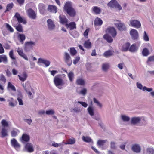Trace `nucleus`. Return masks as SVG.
I'll return each instance as SVG.
<instances>
[{"label":"nucleus","instance_id":"0e129e2a","mask_svg":"<svg viewBox=\"0 0 154 154\" xmlns=\"http://www.w3.org/2000/svg\"><path fill=\"white\" fill-rule=\"evenodd\" d=\"M93 101L95 103H96L97 104V105L100 108H102V104L100 103L98 101L96 98H93Z\"/></svg>","mask_w":154,"mask_h":154},{"label":"nucleus","instance_id":"58836bf2","mask_svg":"<svg viewBox=\"0 0 154 154\" xmlns=\"http://www.w3.org/2000/svg\"><path fill=\"white\" fill-rule=\"evenodd\" d=\"M103 38L109 43H111L113 41L112 38L107 34L104 35L103 36Z\"/></svg>","mask_w":154,"mask_h":154},{"label":"nucleus","instance_id":"c756f323","mask_svg":"<svg viewBox=\"0 0 154 154\" xmlns=\"http://www.w3.org/2000/svg\"><path fill=\"white\" fill-rule=\"evenodd\" d=\"M38 8L40 13L43 14L45 10V5L42 3H40L38 5Z\"/></svg>","mask_w":154,"mask_h":154},{"label":"nucleus","instance_id":"6ab92c4d","mask_svg":"<svg viewBox=\"0 0 154 154\" xmlns=\"http://www.w3.org/2000/svg\"><path fill=\"white\" fill-rule=\"evenodd\" d=\"M30 140L29 136L26 134H23L22 137L20 139V140L23 143H24L25 142H28Z\"/></svg>","mask_w":154,"mask_h":154},{"label":"nucleus","instance_id":"f8f14e48","mask_svg":"<svg viewBox=\"0 0 154 154\" xmlns=\"http://www.w3.org/2000/svg\"><path fill=\"white\" fill-rule=\"evenodd\" d=\"M17 18L19 23H23V24H25L26 23V21L25 20L23 19L18 12H16L15 14V15L14 16L13 18Z\"/></svg>","mask_w":154,"mask_h":154},{"label":"nucleus","instance_id":"cd10ccee","mask_svg":"<svg viewBox=\"0 0 154 154\" xmlns=\"http://www.w3.org/2000/svg\"><path fill=\"white\" fill-rule=\"evenodd\" d=\"M143 91H146L148 92H151L150 94L152 97H154V91H152L153 89L151 88H148L146 86H144L143 87Z\"/></svg>","mask_w":154,"mask_h":154},{"label":"nucleus","instance_id":"c85d7f7f","mask_svg":"<svg viewBox=\"0 0 154 154\" xmlns=\"http://www.w3.org/2000/svg\"><path fill=\"white\" fill-rule=\"evenodd\" d=\"M8 101L9 102V106L11 107H13L15 106L17 103V102L14 100L12 98H11L8 99Z\"/></svg>","mask_w":154,"mask_h":154},{"label":"nucleus","instance_id":"bf43d9fd","mask_svg":"<svg viewBox=\"0 0 154 154\" xmlns=\"http://www.w3.org/2000/svg\"><path fill=\"white\" fill-rule=\"evenodd\" d=\"M0 81L2 82L4 84L6 82V79L5 77L2 74H1L0 75Z\"/></svg>","mask_w":154,"mask_h":154},{"label":"nucleus","instance_id":"0eeeda50","mask_svg":"<svg viewBox=\"0 0 154 154\" xmlns=\"http://www.w3.org/2000/svg\"><path fill=\"white\" fill-rule=\"evenodd\" d=\"M54 82L56 87L59 89H61L62 88L59 86L60 85H63V80L60 78L57 77L55 76L54 79Z\"/></svg>","mask_w":154,"mask_h":154},{"label":"nucleus","instance_id":"412c9836","mask_svg":"<svg viewBox=\"0 0 154 154\" xmlns=\"http://www.w3.org/2000/svg\"><path fill=\"white\" fill-rule=\"evenodd\" d=\"M8 136L7 130L6 128H2L0 129V136L2 138H3Z\"/></svg>","mask_w":154,"mask_h":154},{"label":"nucleus","instance_id":"20e7f679","mask_svg":"<svg viewBox=\"0 0 154 154\" xmlns=\"http://www.w3.org/2000/svg\"><path fill=\"white\" fill-rule=\"evenodd\" d=\"M35 42L32 41L26 42L24 44V49L26 51H29L32 48L33 46H35Z\"/></svg>","mask_w":154,"mask_h":154},{"label":"nucleus","instance_id":"1a4fd4ad","mask_svg":"<svg viewBox=\"0 0 154 154\" xmlns=\"http://www.w3.org/2000/svg\"><path fill=\"white\" fill-rule=\"evenodd\" d=\"M145 120V118L143 117H134L131 118V122L132 125H135L139 123L141 119Z\"/></svg>","mask_w":154,"mask_h":154},{"label":"nucleus","instance_id":"a19ab883","mask_svg":"<svg viewBox=\"0 0 154 154\" xmlns=\"http://www.w3.org/2000/svg\"><path fill=\"white\" fill-rule=\"evenodd\" d=\"M20 131L17 129H14L11 132V135L12 137H15L17 136V134L19 133Z\"/></svg>","mask_w":154,"mask_h":154},{"label":"nucleus","instance_id":"423d86ee","mask_svg":"<svg viewBox=\"0 0 154 154\" xmlns=\"http://www.w3.org/2000/svg\"><path fill=\"white\" fill-rule=\"evenodd\" d=\"M64 60L65 63L69 66L72 64V61L69 54L67 52H65L64 55Z\"/></svg>","mask_w":154,"mask_h":154},{"label":"nucleus","instance_id":"c9c22d12","mask_svg":"<svg viewBox=\"0 0 154 154\" xmlns=\"http://www.w3.org/2000/svg\"><path fill=\"white\" fill-rule=\"evenodd\" d=\"M113 51L111 50H109L105 51L103 54V56L107 57L112 56L113 53Z\"/></svg>","mask_w":154,"mask_h":154},{"label":"nucleus","instance_id":"393cba45","mask_svg":"<svg viewBox=\"0 0 154 154\" xmlns=\"http://www.w3.org/2000/svg\"><path fill=\"white\" fill-rule=\"evenodd\" d=\"M66 26L68 28H69L70 30H71L76 28V24L74 22H71L69 24H66Z\"/></svg>","mask_w":154,"mask_h":154},{"label":"nucleus","instance_id":"c03bdc74","mask_svg":"<svg viewBox=\"0 0 154 154\" xmlns=\"http://www.w3.org/2000/svg\"><path fill=\"white\" fill-rule=\"evenodd\" d=\"M137 50V48L136 47V45L133 44L129 48V51L131 52H135Z\"/></svg>","mask_w":154,"mask_h":154},{"label":"nucleus","instance_id":"603ef678","mask_svg":"<svg viewBox=\"0 0 154 154\" xmlns=\"http://www.w3.org/2000/svg\"><path fill=\"white\" fill-rule=\"evenodd\" d=\"M146 150L148 154H154V149L152 147L147 148Z\"/></svg>","mask_w":154,"mask_h":154},{"label":"nucleus","instance_id":"680f3d73","mask_svg":"<svg viewBox=\"0 0 154 154\" xmlns=\"http://www.w3.org/2000/svg\"><path fill=\"white\" fill-rule=\"evenodd\" d=\"M9 56L11 58L12 60H15L16 57L14 56V51L13 50H11L9 54Z\"/></svg>","mask_w":154,"mask_h":154},{"label":"nucleus","instance_id":"774afa93","mask_svg":"<svg viewBox=\"0 0 154 154\" xmlns=\"http://www.w3.org/2000/svg\"><path fill=\"white\" fill-rule=\"evenodd\" d=\"M80 57L78 56L75 57V58L73 60V63L74 65L76 64L79 61Z\"/></svg>","mask_w":154,"mask_h":154},{"label":"nucleus","instance_id":"ea45409f","mask_svg":"<svg viewBox=\"0 0 154 154\" xmlns=\"http://www.w3.org/2000/svg\"><path fill=\"white\" fill-rule=\"evenodd\" d=\"M87 111L88 113L91 116H93L94 115V110L92 106H89L87 108Z\"/></svg>","mask_w":154,"mask_h":154},{"label":"nucleus","instance_id":"9b49d317","mask_svg":"<svg viewBox=\"0 0 154 154\" xmlns=\"http://www.w3.org/2000/svg\"><path fill=\"white\" fill-rule=\"evenodd\" d=\"M130 34L133 39L137 40L138 39L139 34L137 30L134 29H131L130 32Z\"/></svg>","mask_w":154,"mask_h":154},{"label":"nucleus","instance_id":"b1692460","mask_svg":"<svg viewBox=\"0 0 154 154\" xmlns=\"http://www.w3.org/2000/svg\"><path fill=\"white\" fill-rule=\"evenodd\" d=\"M92 11L96 14H100L101 11V8L98 7L94 6L91 8Z\"/></svg>","mask_w":154,"mask_h":154},{"label":"nucleus","instance_id":"a18cd8bd","mask_svg":"<svg viewBox=\"0 0 154 154\" xmlns=\"http://www.w3.org/2000/svg\"><path fill=\"white\" fill-rule=\"evenodd\" d=\"M75 140L74 138H72L68 139L67 143H65L66 144H73L75 143Z\"/></svg>","mask_w":154,"mask_h":154},{"label":"nucleus","instance_id":"f704fd0d","mask_svg":"<svg viewBox=\"0 0 154 154\" xmlns=\"http://www.w3.org/2000/svg\"><path fill=\"white\" fill-rule=\"evenodd\" d=\"M19 79L22 81H24L26 79L27 75L26 73L25 72H23V74L20 76L18 75Z\"/></svg>","mask_w":154,"mask_h":154},{"label":"nucleus","instance_id":"052dcab7","mask_svg":"<svg viewBox=\"0 0 154 154\" xmlns=\"http://www.w3.org/2000/svg\"><path fill=\"white\" fill-rule=\"evenodd\" d=\"M73 112L75 113H79L81 112L82 111V109L80 107H77L72 109Z\"/></svg>","mask_w":154,"mask_h":154},{"label":"nucleus","instance_id":"a211bd4d","mask_svg":"<svg viewBox=\"0 0 154 154\" xmlns=\"http://www.w3.org/2000/svg\"><path fill=\"white\" fill-rule=\"evenodd\" d=\"M115 25L118 29L120 31H122L125 30L126 27L125 24L120 21H119L118 23H116Z\"/></svg>","mask_w":154,"mask_h":154},{"label":"nucleus","instance_id":"f3484780","mask_svg":"<svg viewBox=\"0 0 154 154\" xmlns=\"http://www.w3.org/2000/svg\"><path fill=\"white\" fill-rule=\"evenodd\" d=\"M48 29L50 30H52L54 29L55 25L54 21L51 19H49L47 20Z\"/></svg>","mask_w":154,"mask_h":154},{"label":"nucleus","instance_id":"69168bd1","mask_svg":"<svg viewBox=\"0 0 154 154\" xmlns=\"http://www.w3.org/2000/svg\"><path fill=\"white\" fill-rule=\"evenodd\" d=\"M77 103L81 104L84 108H86L88 106V104L85 102L78 101Z\"/></svg>","mask_w":154,"mask_h":154},{"label":"nucleus","instance_id":"5701e85b","mask_svg":"<svg viewBox=\"0 0 154 154\" xmlns=\"http://www.w3.org/2000/svg\"><path fill=\"white\" fill-rule=\"evenodd\" d=\"M48 10L50 12L53 13H56L57 11V8L55 6L49 5Z\"/></svg>","mask_w":154,"mask_h":154},{"label":"nucleus","instance_id":"5fc2aeb1","mask_svg":"<svg viewBox=\"0 0 154 154\" xmlns=\"http://www.w3.org/2000/svg\"><path fill=\"white\" fill-rule=\"evenodd\" d=\"M142 53L143 56H147L149 54V51L147 48H145L143 49Z\"/></svg>","mask_w":154,"mask_h":154},{"label":"nucleus","instance_id":"473e14b6","mask_svg":"<svg viewBox=\"0 0 154 154\" xmlns=\"http://www.w3.org/2000/svg\"><path fill=\"white\" fill-rule=\"evenodd\" d=\"M1 62H3L5 64L7 63L8 60L7 57L5 55H0V63Z\"/></svg>","mask_w":154,"mask_h":154},{"label":"nucleus","instance_id":"f257e3e1","mask_svg":"<svg viewBox=\"0 0 154 154\" xmlns=\"http://www.w3.org/2000/svg\"><path fill=\"white\" fill-rule=\"evenodd\" d=\"M63 10L71 17H74L76 15V10L72 7V3L70 1H68L65 3Z\"/></svg>","mask_w":154,"mask_h":154},{"label":"nucleus","instance_id":"e2e57ef3","mask_svg":"<svg viewBox=\"0 0 154 154\" xmlns=\"http://www.w3.org/2000/svg\"><path fill=\"white\" fill-rule=\"evenodd\" d=\"M63 142L59 143H57L54 142H53L52 143V146L54 147H60L61 146L63 145Z\"/></svg>","mask_w":154,"mask_h":154},{"label":"nucleus","instance_id":"de8ad7c7","mask_svg":"<svg viewBox=\"0 0 154 154\" xmlns=\"http://www.w3.org/2000/svg\"><path fill=\"white\" fill-rule=\"evenodd\" d=\"M67 75L69 81L71 82H72L74 76V73L70 71L68 73Z\"/></svg>","mask_w":154,"mask_h":154},{"label":"nucleus","instance_id":"bb28decb","mask_svg":"<svg viewBox=\"0 0 154 154\" xmlns=\"http://www.w3.org/2000/svg\"><path fill=\"white\" fill-rule=\"evenodd\" d=\"M17 52L20 56L24 58L25 60L27 61L28 60L27 56L23 53L22 50H20L19 48H18Z\"/></svg>","mask_w":154,"mask_h":154},{"label":"nucleus","instance_id":"79ce46f5","mask_svg":"<svg viewBox=\"0 0 154 154\" xmlns=\"http://www.w3.org/2000/svg\"><path fill=\"white\" fill-rule=\"evenodd\" d=\"M121 118L122 120L124 122H128L130 120V117L125 115H122Z\"/></svg>","mask_w":154,"mask_h":154},{"label":"nucleus","instance_id":"9d476101","mask_svg":"<svg viewBox=\"0 0 154 154\" xmlns=\"http://www.w3.org/2000/svg\"><path fill=\"white\" fill-rule=\"evenodd\" d=\"M27 13L29 18L32 19H35L36 18V14L31 8H29L27 11Z\"/></svg>","mask_w":154,"mask_h":154},{"label":"nucleus","instance_id":"338daca9","mask_svg":"<svg viewBox=\"0 0 154 154\" xmlns=\"http://www.w3.org/2000/svg\"><path fill=\"white\" fill-rule=\"evenodd\" d=\"M110 148L112 149H116L117 148L116 144L114 142H111L110 143Z\"/></svg>","mask_w":154,"mask_h":154},{"label":"nucleus","instance_id":"39448f33","mask_svg":"<svg viewBox=\"0 0 154 154\" xmlns=\"http://www.w3.org/2000/svg\"><path fill=\"white\" fill-rule=\"evenodd\" d=\"M129 26L137 29L140 28L141 26V24L140 22L137 20L133 19H131L129 21Z\"/></svg>","mask_w":154,"mask_h":154},{"label":"nucleus","instance_id":"a878e982","mask_svg":"<svg viewBox=\"0 0 154 154\" xmlns=\"http://www.w3.org/2000/svg\"><path fill=\"white\" fill-rule=\"evenodd\" d=\"M59 18L60 22L62 24L67 23L68 20L65 16L60 15Z\"/></svg>","mask_w":154,"mask_h":154},{"label":"nucleus","instance_id":"dca6fc26","mask_svg":"<svg viewBox=\"0 0 154 154\" xmlns=\"http://www.w3.org/2000/svg\"><path fill=\"white\" fill-rule=\"evenodd\" d=\"M106 140H98L97 145L99 148H100L102 150L105 149V148L103 147L105 143L107 142Z\"/></svg>","mask_w":154,"mask_h":154},{"label":"nucleus","instance_id":"864d4df0","mask_svg":"<svg viewBox=\"0 0 154 154\" xmlns=\"http://www.w3.org/2000/svg\"><path fill=\"white\" fill-rule=\"evenodd\" d=\"M2 125V128H6L8 126V124L6 121L5 119H3L1 122Z\"/></svg>","mask_w":154,"mask_h":154},{"label":"nucleus","instance_id":"09e8293b","mask_svg":"<svg viewBox=\"0 0 154 154\" xmlns=\"http://www.w3.org/2000/svg\"><path fill=\"white\" fill-rule=\"evenodd\" d=\"M8 88H10L13 91H16V88L10 82H9L8 83Z\"/></svg>","mask_w":154,"mask_h":154},{"label":"nucleus","instance_id":"7ed1b4c3","mask_svg":"<svg viewBox=\"0 0 154 154\" xmlns=\"http://www.w3.org/2000/svg\"><path fill=\"white\" fill-rule=\"evenodd\" d=\"M107 6L110 8H117L119 10L122 9V8L116 0H111L107 4Z\"/></svg>","mask_w":154,"mask_h":154},{"label":"nucleus","instance_id":"3c124183","mask_svg":"<svg viewBox=\"0 0 154 154\" xmlns=\"http://www.w3.org/2000/svg\"><path fill=\"white\" fill-rule=\"evenodd\" d=\"M69 52L70 54L72 56L75 55L77 52V51L73 47L70 48Z\"/></svg>","mask_w":154,"mask_h":154},{"label":"nucleus","instance_id":"2f4dec72","mask_svg":"<svg viewBox=\"0 0 154 154\" xmlns=\"http://www.w3.org/2000/svg\"><path fill=\"white\" fill-rule=\"evenodd\" d=\"M130 45V44L129 42L125 43L122 47V50L124 51H126L129 50Z\"/></svg>","mask_w":154,"mask_h":154},{"label":"nucleus","instance_id":"e433bc0d","mask_svg":"<svg viewBox=\"0 0 154 154\" xmlns=\"http://www.w3.org/2000/svg\"><path fill=\"white\" fill-rule=\"evenodd\" d=\"M18 38L20 42L22 43H23V41L26 39V37L24 35L22 34H19L18 36Z\"/></svg>","mask_w":154,"mask_h":154},{"label":"nucleus","instance_id":"6e6552de","mask_svg":"<svg viewBox=\"0 0 154 154\" xmlns=\"http://www.w3.org/2000/svg\"><path fill=\"white\" fill-rule=\"evenodd\" d=\"M24 150L26 152L31 153L34 151L33 145L29 143H26L24 146Z\"/></svg>","mask_w":154,"mask_h":154},{"label":"nucleus","instance_id":"37998d69","mask_svg":"<svg viewBox=\"0 0 154 154\" xmlns=\"http://www.w3.org/2000/svg\"><path fill=\"white\" fill-rule=\"evenodd\" d=\"M82 139L83 141L87 143H89L92 141L91 139L89 137L83 136L82 137Z\"/></svg>","mask_w":154,"mask_h":154},{"label":"nucleus","instance_id":"4be33fe9","mask_svg":"<svg viewBox=\"0 0 154 154\" xmlns=\"http://www.w3.org/2000/svg\"><path fill=\"white\" fill-rule=\"evenodd\" d=\"M107 32L114 37L116 35L117 32L115 28L109 27L108 28Z\"/></svg>","mask_w":154,"mask_h":154},{"label":"nucleus","instance_id":"aec40b11","mask_svg":"<svg viewBox=\"0 0 154 154\" xmlns=\"http://www.w3.org/2000/svg\"><path fill=\"white\" fill-rule=\"evenodd\" d=\"M16 20H14L12 22V25L14 27H15V28L17 30L18 32H23V26L20 23L18 24L17 25H16L14 23L16 22Z\"/></svg>","mask_w":154,"mask_h":154},{"label":"nucleus","instance_id":"7c9ffc66","mask_svg":"<svg viewBox=\"0 0 154 154\" xmlns=\"http://www.w3.org/2000/svg\"><path fill=\"white\" fill-rule=\"evenodd\" d=\"M103 23L101 19L98 17L96 18L94 21V25L95 26H101Z\"/></svg>","mask_w":154,"mask_h":154},{"label":"nucleus","instance_id":"49530a36","mask_svg":"<svg viewBox=\"0 0 154 154\" xmlns=\"http://www.w3.org/2000/svg\"><path fill=\"white\" fill-rule=\"evenodd\" d=\"M13 6V3H11L10 4H8L6 6V9L5 11V12L6 13L7 11H9L11 9Z\"/></svg>","mask_w":154,"mask_h":154},{"label":"nucleus","instance_id":"4c0bfd02","mask_svg":"<svg viewBox=\"0 0 154 154\" xmlns=\"http://www.w3.org/2000/svg\"><path fill=\"white\" fill-rule=\"evenodd\" d=\"M84 45L85 48L88 49L91 48V44L89 40L85 41Z\"/></svg>","mask_w":154,"mask_h":154},{"label":"nucleus","instance_id":"4d7b16f0","mask_svg":"<svg viewBox=\"0 0 154 154\" xmlns=\"http://www.w3.org/2000/svg\"><path fill=\"white\" fill-rule=\"evenodd\" d=\"M18 97L17 98V100L19 102V105H23V103L22 100L20 97H22V94L20 93L18 95Z\"/></svg>","mask_w":154,"mask_h":154},{"label":"nucleus","instance_id":"ddd939ff","mask_svg":"<svg viewBox=\"0 0 154 154\" xmlns=\"http://www.w3.org/2000/svg\"><path fill=\"white\" fill-rule=\"evenodd\" d=\"M39 63H43L46 67H48L50 64V62L49 60L42 58H38L37 63L38 64Z\"/></svg>","mask_w":154,"mask_h":154},{"label":"nucleus","instance_id":"72a5a7b5","mask_svg":"<svg viewBox=\"0 0 154 154\" xmlns=\"http://www.w3.org/2000/svg\"><path fill=\"white\" fill-rule=\"evenodd\" d=\"M76 83L79 85H84L85 84V82L83 79L78 78L76 80Z\"/></svg>","mask_w":154,"mask_h":154},{"label":"nucleus","instance_id":"8fccbe9b","mask_svg":"<svg viewBox=\"0 0 154 154\" xmlns=\"http://www.w3.org/2000/svg\"><path fill=\"white\" fill-rule=\"evenodd\" d=\"M143 38V40L146 42H147L149 40V36L145 31L144 32Z\"/></svg>","mask_w":154,"mask_h":154},{"label":"nucleus","instance_id":"6e6d98bb","mask_svg":"<svg viewBox=\"0 0 154 154\" xmlns=\"http://www.w3.org/2000/svg\"><path fill=\"white\" fill-rule=\"evenodd\" d=\"M6 25V27L7 30L11 32H13L14 31V30L10 26V25L7 23H5Z\"/></svg>","mask_w":154,"mask_h":154},{"label":"nucleus","instance_id":"2eb2a0df","mask_svg":"<svg viewBox=\"0 0 154 154\" xmlns=\"http://www.w3.org/2000/svg\"><path fill=\"white\" fill-rule=\"evenodd\" d=\"M131 149L134 152L139 153L141 151V148L139 144H135L132 146Z\"/></svg>","mask_w":154,"mask_h":154},{"label":"nucleus","instance_id":"13d9d810","mask_svg":"<svg viewBox=\"0 0 154 154\" xmlns=\"http://www.w3.org/2000/svg\"><path fill=\"white\" fill-rule=\"evenodd\" d=\"M109 66L108 63L103 64L102 66V69L104 71H106Z\"/></svg>","mask_w":154,"mask_h":154},{"label":"nucleus","instance_id":"4468645a","mask_svg":"<svg viewBox=\"0 0 154 154\" xmlns=\"http://www.w3.org/2000/svg\"><path fill=\"white\" fill-rule=\"evenodd\" d=\"M11 143L12 146L14 147L17 150H18L20 147V144L18 143L16 139L13 138L11 139Z\"/></svg>","mask_w":154,"mask_h":154},{"label":"nucleus","instance_id":"f03ea898","mask_svg":"<svg viewBox=\"0 0 154 154\" xmlns=\"http://www.w3.org/2000/svg\"><path fill=\"white\" fill-rule=\"evenodd\" d=\"M23 86L28 97L31 99L33 98L35 93L34 91L30 87L29 84L27 83L25 84V85H23Z\"/></svg>","mask_w":154,"mask_h":154}]
</instances>
